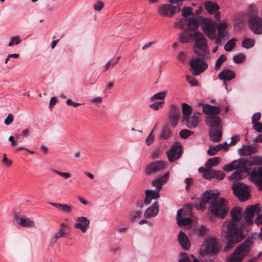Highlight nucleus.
I'll use <instances>...</instances> for the list:
<instances>
[{
  "instance_id": "13d9d810",
  "label": "nucleus",
  "mask_w": 262,
  "mask_h": 262,
  "mask_svg": "<svg viewBox=\"0 0 262 262\" xmlns=\"http://www.w3.org/2000/svg\"><path fill=\"white\" fill-rule=\"evenodd\" d=\"M104 6V3L101 1H97L94 6V8L96 11H100Z\"/></svg>"
},
{
  "instance_id": "cd10ccee",
  "label": "nucleus",
  "mask_w": 262,
  "mask_h": 262,
  "mask_svg": "<svg viewBox=\"0 0 262 262\" xmlns=\"http://www.w3.org/2000/svg\"><path fill=\"white\" fill-rule=\"evenodd\" d=\"M247 158H243L240 159L239 160H235L231 163V164L234 169L242 168V170L244 169L245 172H247V169H245V167L247 166Z\"/></svg>"
},
{
  "instance_id": "de8ad7c7",
  "label": "nucleus",
  "mask_w": 262,
  "mask_h": 262,
  "mask_svg": "<svg viewBox=\"0 0 262 262\" xmlns=\"http://www.w3.org/2000/svg\"><path fill=\"white\" fill-rule=\"evenodd\" d=\"M193 134V132L186 129H182L180 132V136L183 139H187Z\"/></svg>"
},
{
  "instance_id": "6ab92c4d",
  "label": "nucleus",
  "mask_w": 262,
  "mask_h": 262,
  "mask_svg": "<svg viewBox=\"0 0 262 262\" xmlns=\"http://www.w3.org/2000/svg\"><path fill=\"white\" fill-rule=\"evenodd\" d=\"M159 212V205L157 202H155L150 207L146 209L144 216L146 219H152L158 215Z\"/></svg>"
},
{
  "instance_id": "f03ea898",
  "label": "nucleus",
  "mask_w": 262,
  "mask_h": 262,
  "mask_svg": "<svg viewBox=\"0 0 262 262\" xmlns=\"http://www.w3.org/2000/svg\"><path fill=\"white\" fill-rule=\"evenodd\" d=\"M193 37L194 41V53L203 59H208L209 52L207 50V40L206 37L199 32H195L193 35Z\"/></svg>"
},
{
  "instance_id": "4d7b16f0",
  "label": "nucleus",
  "mask_w": 262,
  "mask_h": 262,
  "mask_svg": "<svg viewBox=\"0 0 262 262\" xmlns=\"http://www.w3.org/2000/svg\"><path fill=\"white\" fill-rule=\"evenodd\" d=\"M218 152L217 149L215 146H210L208 150H207V154L209 156L215 155Z\"/></svg>"
},
{
  "instance_id": "bb28decb",
  "label": "nucleus",
  "mask_w": 262,
  "mask_h": 262,
  "mask_svg": "<svg viewBox=\"0 0 262 262\" xmlns=\"http://www.w3.org/2000/svg\"><path fill=\"white\" fill-rule=\"evenodd\" d=\"M183 212V209H180L177 211V223L179 226H185L190 225L192 222V220L188 217H182V213Z\"/></svg>"
},
{
  "instance_id": "5701e85b",
  "label": "nucleus",
  "mask_w": 262,
  "mask_h": 262,
  "mask_svg": "<svg viewBox=\"0 0 262 262\" xmlns=\"http://www.w3.org/2000/svg\"><path fill=\"white\" fill-rule=\"evenodd\" d=\"M169 177V173L167 172L161 178L153 181L152 185L156 188L155 190L159 191L161 189L162 185L168 181Z\"/></svg>"
},
{
  "instance_id": "b1692460",
  "label": "nucleus",
  "mask_w": 262,
  "mask_h": 262,
  "mask_svg": "<svg viewBox=\"0 0 262 262\" xmlns=\"http://www.w3.org/2000/svg\"><path fill=\"white\" fill-rule=\"evenodd\" d=\"M178 241L180 245L184 250H188L190 246V243L188 237L186 234L181 231L178 235Z\"/></svg>"
},
{
  "instance_id": "0eeeda50",
  "label": "nucleus",
  "mask_w": 262,
  "mask_h": 262,
  "mask_svg": "<svg viewBox=\"0 0 262 262\" xmlns=\"http://www.w3.org/2000/svg\"><path fill=\"white\" fill-rule=\"evenodd\" d=\"M232 189L234 195L238 198L241 201H245L249 197L247 186L240 182H235L233 183Z\"/></svg>"
},
{
  "instance_id": "aec40b11",
  "label": "nucleus",
  "mask_w": 262,
  "mask_h": 262,
  "mask_svg": "<svg viewBox=\"0 0 262 262\" xmlns=\"http://www.w3.org/2000/svg\"><path fill=\"white\" fill-rule=\"evenodd\" d=\"M235 73L233 71L229 69H225L219 73V77L221 80L224 81V84L226 85L227 89V81H230L235 77Z\"/></svg>"
},
{
  "instance_id": "6e6552de",
  "label": "nucleus",
  "mask_w": 262,
  "mask_h": 262,
  "mask_svg": "<svg viewBox=\"0 0 262 262\" xmlns=\"http://www.w3.org/2000/svg\"><path fill=\"white\" fill-rule=\"evenodd\" d=\"M206 59L199 57L192 59L190 61V70L192 71V74L193 75L198 76L200 75L208 68L207 63L204 61V60Z\"/></svg>"
},
{
  "instance_id": "dca6fc26",
  "label": "nucleus",
  "mask_w": 262,
  "mask_h": 262,
  "mask_svg": "<svg viewBox=\"0 0 262 262\" xmlns=\"http://www.w3.org/2000/svg\"><path fill=\"white\" fill-rule=\"evenodd\" d=\"M75 221L76 223L74 224V227L80 229L82 232L85 233L89 227L90 221L84 216L77 217Z\"/></svg>"
},
{
  "instance_id": "473e14b6",
  "label": "nucleus",
  "mask_w": 262,
  "mask_h": 262,
  "mask_svg": "<svg viewBox=\"0 0 262 262\" xmlns=\"http://www.w3.org/2000/svg\"><path fill=\"white\" fill-rule=\"evenodd\" d=\"M248 159L247 166H251L253 165H262V158L258 156L250 157Z\"/></svg>"
},
{
  "instance_id": "393cba45",
  "label": "nucleus",
  "mask_w": 262,
  "mask_h": 262,
  "mask_svg": "<svg viewBox=\"0 0 262 262\" xmlns=\"http://www.w3.org/2000/svg\"><path fill=\"white\" fill-rule=\"evenodd\" d=\"M209 136L211 141L214 142H219L222 139V128L219 129H210Z\"/></svg>"
},
{
  "instance_id": "bf43d9fd",
  "label": "nucleus",
  "mask_w": 262,
  "mask_h": 262,
  "mask_svg": "<svg viewBox=\"0 0 262 262\" xmlns=\"http://www.w3.org/2000/svg\"><path fill=\"white\" fill-rule=\"evenodd\" d=\"M179 262H191V260L185 253H182L181 254V259H179Z\"/></svg>"
},
{
  "instance_id": "4468645a",
  "label": "nucleus",
  "mask_w": 262,
  "mask_h": 262,
  "mask_svg": "<svg viewBox=\"0 0 262 262\" xmlns=\"http://www.w3.org/2000/svg\"><path fill=\"white\" fill-rule=\"evenodd\" d=\"M180 8L170 4H164L159 7L158 12L162 16H171L179 11Z\"/></svg>"
},
{
  "instance_id": "5fc2aeb1",
  "label": "nucleus",
  "mask_w": 262,
  "mask_h": 262,
  "mask_svg": "<svg viewBox=\"0 0 262 262\" xmlns=\"http://www.w3.org/2000/svg\"><path fill=\"white\" fill-rule=\"evenodd\" d=\"M186 80L192 86H195L198 84V81L192 76H187Z\"/></svg>"
},
{
  "instance_id": "680f3d73",
  "label": "nucleus",
  "mask_w": 262,
  "mask_h": 262,
  "mask_svg": "<svg viewBox=\"0 0 262 262\" xmlns=\"http://www.w3.org/2000/svg\"><path fill=\"white\" fill-rule=\"evenodd\" d=\"M193 179L190 178H186L185 180V183L186 184V189L188 191L190 189V186H191L193 184Z\"/></svg>"
},
{
  "instance_id": "f257e3e1",
  "label": "nucleus",
  "mask_w": 262,
  "mask_h": 262,
  "mask_svg": "<svg viewBox=\"0 0 262 262\" xmlns=\"http://www.w3.org/2000/svg\"><path fill=\"white\" fill-rule=\"evenodd\" d=\"M243 210L239 207H235L230 212L231 219L227 220L223 225L222 238L226 245L225 249L227 251L232 248L233 245L241 242L245 235L243 233L245 226L242 220Z\"/></svg>"
},
{
  "instance_id": "774afa93",
  "label": "nucleus",
  "mask_w": 262,
  "mask_h": 262,
  "mask_svg": "<svg viewBox=\"0 0 262 262\" xmlns=\"http://www.w3.org/2000/svg\"><path fill=\"white\" fill-rule=\"evenodd\" d=\"M254 206L256 207V210L255 211V212L257 215L262 217V206H260L258 204L254 205Z\"/></svg>"
},
{
  "instance_id": "7ed1b4c3",
  "label": "nucleus",
  "mask_w": 262,
  "mask_h": 262,
  "mask_svg": "<svg viewBox=\"0 0 262 262\" xmlns=\"http://www.w3.org/2000/svg\"><path fill=\"white\" fill-rule=\"evenodd\" d=\"M253 245L251 239H247L241 244L230 255L227 262H242Z\"/></svg>"
},
{
  "instance_id": "e2e57ef3",
  "label": "nucleus",
  "mask_w": 262,
  "mask_h": 262,
  "mask_svg": "<svg viewBox=\"0 0 262 262\" xmlns=\"http://www.w3.org/2000/svg\"><path fill=\"white\" fill-rule=\"evenodd\" d=\"M2 162L4 164L6 165L7 166H10L12 164V161L9 160L5 154L3 155V158L2 160Z\"/></svg>"
},
{
  "instance_id": "37998d69",
  "label": "nucleus",
  "mask_w": 262,
  "mask_h": 262,
  "mask_svg": "<svg viewBox=\"0 0 262 262\" xmlns=\"http://www.w3.org/2000/svg\"><path fill=\"white\" fill-rule=\"evenodd\" d=\"M221 158L220 157H214L210 158L208 159L207 165L210 166H215L218 165L221 161Z\"/></svg>"
},
{
  "instance_id": "f8f14e48",
  "label": "nucleus",
  "mask_w": 262,
  "mask_h": 262,
  "mask_svg": "<svg viewBox=\"0 0 262 262\" xmlns=\"http://www.w3.org/2000/svg\"><path fill=\"white\" fill-rule=\"evenodd\" d=\"M198 19L194 16L189 19H182L180 21V28L185 30H195L199 27Z\"/></svg>"
},
{
  "instance_id": "4be33fe9",
  "label": "nucleus",
  "mask_w": 262,
  "mask_h": 262,
  "mask_svg": "<svg viewBox=\"0 0 262 262\" xmlns=\"http://www.w3.org/2000/svg\"><path fill=\"white\" fill-rule=\"evenodd\" d=\"M203 105V112L208 116L216 115L219 114L221 112V108L219 106H212L208 104H202Z\"/></svg>"
},
{
  "instance_id": "20e7f679",
  "label": "nucleus",
  "mask_w": 262,
  "mask_h": 262,
  "mask_svg": "<svg viewBox=\"0 0 262 262\" xmlns=\"http://www.w3.org/2000/svg\"><path fill=\"white\" fill-rule=\"evenodd\" d=\"M227 204V201L224 198H221L217 202L211 204L208 209L213 215L219 219H224L226 216L229 211Z\"/></svg>"
},
{
  "instance_id": "a18cd8bd",
  "label": "nucleus",
  "mask_w": 262,
  "mask_h": 262,
  "mask_svg": "<svg viewBox=\"0 0 262 262\" xmlns=\"http://www.w3.org/2000/svg\"><path fill=\"white\" fill-rule=\"evenodd\" d=\"M195 232L199 236H204L207 233V229L204 226H201L196 229Z\"/></svg>"
},
{
  "instance_id": "3c124183",
  "label": "nucleus",
  "mask_w": 262,
  "mask_h": 262,
  "mask_svg": "<svg viewBox=\"0 0 262 262\" xmlns=\"http://www.w3.org/2000/svg\"><path fill=\"white\" fill-rule=\"evenodd\" d=\"M245 59V55L243 54L235 55L233 57V60L235 63L242 62Z\"/></svg>"
},
{
  "instance_id": "338daca9",
  "label": "nucleus",
  "mask_w": 262,
  "mask_h": 262,
  "mask_svg": "<svg viewBox=\"0 0 262 262\" xmlns=\"http://www.w3.org/2000/svg\"><path fill=\"white\" fill-rule=\"evenodd\" d=\"M66 234L67 233L66 232H65V231H63L62 230L59 229L54 236H55V238L58 239L60 237H64L66 235Z\"/></svg>"
},
{
  "instance_id": "c9c22d12",
  "label": "nucleus",
  "mask_w": 262,
  "mask_h": 262,
  "mask_svg": "<svg viewBox=\"0 0 262 262\" xmlns=\"http://www.w3.org/2000/svg\"><path fill=\"white\" fill-rule=\"evenodd\" d=\"M182 110L184 117H187L188 116H190V115L192 113L191 107L188 104L185 103H183L182 104Z\"/></svg>"
},
{
  "instance_id": "ddd939ff",
  "label": "nucleus",
  "mask_w": 262,
  "mask_h": 262,
  "mask_svg": "<svg viewBox=\"0 0 262 262\" xmlns=\"http://www.w3.org/2000/svg\"><path fill=\"white\" fill-rule=\"evenodd\" d=\"M180 110L176 105L172 104L170 105L169 113V121L170 125L175 127L178 124L180 119Z\"/></svg>"
},
{
  "instance_id": "2eb2a0df",
  "label": "nucleus",
  "mask_w": 262,
  "mask_h": 262,
  "mask_svg": "<svg viewBox=\"0 0 262 262\" xmlns=\"http://www.w3.org/2000/svg\"><path fill=\"white\" fill-rule=\"evenodd\" d=\"M205 121L206 123L210 126V129L222 128L221 118L216 115L207 116Z\"/></svg>"
},
{
  "instance_id": "8fccbe9b",
  "label": "nucleus",
  "mask_w": 262,
  "mask_h": 262,
  "mask_svg": "<svg viewBox=\"0 0 262 262\" xmlns=\"http://www.w3.org/2000/svg\"><path fill=\"white\" fill-rule=\"evenodd\" d=\"M52 171L60 176V177H62V178H63L64 179H68L70 177H71V174L70 173H68V172H60L56 169H53L52 170Z\"/></svg>"
},
{
  "instance_id": "c85d7f7f",
  "label": "nucleus",
  "mask_w": 262,
  "mask_h": 262,
  "mask_svg": "<svg viewBox=\"0 0 262 262\" xmlns=\"http://www.w3.org/2000/svg\"><path fill=\"white\" fill-rule=\"evenodd\" d=\"M256 151V147L252 145L243 146V147L240 150L241 155L246 156L252 154H254Z\"/></svg>"
},
{
  "instance_id": "a878e982",
  "label": "nucleus",
  "mask_w": 262,
  "mask_h": 262,
  "mask_svg": "<svg viewBox=\"0 0 262 262\" xmlns=\"http://www.w3.org/2000/svg\"><path fill=\"white\" fill-rule=\"evenodd\" d=\"M14 220L16 223L23 227H35V223L33 221L31 220L30 219L27 217H22L19 218L15 216Z\"/></svg>"
},
{
  "instance_id": "ea45409f",
  "label": "nucleus",
  "mask_w": 262,
  "mask_h": 262,
  "mask_svg": "<svg viewBox=\"0 0 262 262\" xmlns=\"http://www.w3.org/2000/svg\"><path fill=\"white\" fill-rule=\"evenodd\" d=\"M227 26L224 23H220L217 26V29L218 31V35H221L222 36H226L227 35V32L225 31Z\"/></svg>"
},
{
  "instance_id": "09e8293b",
  "label": "nucleus",
  "mask_w": 262,
  "mask_h": 262,
  "mask_svg": "<svg viewBox=\"0 0 262 262\" xmlns=\"http://www.w3.org/2000/svg\"><path fill=\"white\" fill-rule=\"evenodd\" d=\"M242 46L246 49L250 48L254 46V41L250 39H246L242 41Z\"/></svg>"
},
{
  "instance_id": "9d476101",
  "label": "nucleus",
  "mask_w": 262,
  "mask_h": 262,
  "mask_svg": "<svg viewBox=\"0 0 262 262\" xmlns=\"http://www.w3.org/2000/svg\"><path fill=\"white\" fill-rule=\"evenodd\" d=\"M248 25L252 32L256 34L262 33V19L255 15H251L248 19Z\"/></svg>"
},
{
  "instance_id": "f3484780",
  "label": "nucleus",
  "mask_w": 262,
  "mask_h": 262,
  "mask_svg": "<svg viewBox=\"0 0 262 262\" xmlns=\"http://www.w3.org/2000/svg\"><path fill=\"white\" fill-rule=\"evenodd\" d=\"M165 167L164 163L162 161H157L149 164L146 167V173L147 174H151L158 172L159 171L164 169Z\"/></svg>"
},
{
  "instance_id": "a19ab883",
  "label": "nucleus",
  "mask_w": 262,
  "mask_h": 262,
  "mask_svg": "<svg viewBox=\"0 0 262 262\" xmlns=\"http://www.w3.org/2000/svg\"><path fill=\"white\" fill-rule=\"evenodd\" d=\"M243 177L242 170H236L231 176V179L235 180L238 182V180L242 179Z\"/></svg>"
},
{
  "instance_id": "58836bf2",
  "label": "nucleus",
  "mask_w": 262,
  "mask_h": 262,
  "mask_svg": "<svg viewBox=\"0 0 262 262\" xmlns=\"http://www.w3.org/2000/svg\"><path fill=\"white\" fill-rule=\"evenodd\" d=\"M146 195L149 196L151 199H157L160 197L159 191L156 190H146L145 191Z\"/></svg>"
},
{
  "instance_id": "7c9ffc66",
  "label": "nucleus",
  "mask_w": 262,
  "mask_h": 262,
  "mask_svg": "<svg viewBox=\"0 0 262 262\" xmlns=\"http://www.w3.org/2000/svg\"><path fill=\"white\" fill-rule=\"evenodd\" d=\"M251 175L255 181L262 184V167L258 168L257 170H253L251 172Z\"/></svg>"
},
{
  "instance_id": "a211bd4d",
  "label": "nucleus",
  "mask_w": 262,
  "mask_h": 262,
  "mask_svg": "<svg viewBox=\"0 0 262 262\" xmlns=\"http://www.w3.org/2000/svg\"><path fill=\"white\" fill-rule=\"evenodd\" d=\"M256 207L254 205L247 207L245 210L244 219L247 224H252L253 223V217L256 214Z\"/></svg>"
},
{
  "instance_id": "052dcab7",
  "label": "nucleus",
  "mask_w": 262,
  "mask_h": 262,
  "mask_svg": "<svg viewBox=\"0 0 262 262\" xmlns=\"http://www.w3.org/2000/svg\"><path fill=\"white\" fill-rule=\"evenodd\" d=\"M14 119L13 115L12 114H8L7 117L4 121V123L6 125H10L12 123Z\"/></svg>"
},
{
  "instance_id": "4c0bfd02",
  "label": "nucleus",
  "mask_w": 262,
  "mask_h": 262,
  "mask_svg": "<svg viewBox=\"0 0 262 262\" xmlns=\"http://www.w3.org/2000/svg\"><path fill=\"white\" fill-rule=\"evenodd\" d=\"M236 41V39H235V38H233L228 41H227V42L225 45L224 49L226 51H231L235 46Z\"/></svg>"
},
{
  "instance_id": "423d86ee",
  "label": "nucleus",
  "mask_w": 262,
  "mask_h": 262,
  "mask_svg": "<svg viewBox=\"0 0 262 262\" xmlns=\"http://www.w3.org/2000/svg\"><path fill=\"white\" fill-rule=\"evenodd\" d=\"M219 195V193L212 190L206 191L203 193L202 199L199 204H195L194 206L198 210H204L206 209V204L213 203L217 202V199Z\"/></svg>"
},
{
  "instance_id": "0e129e2a",
  "label": "nucleus",
  "mask_w": 262,
  "mask_h": 262,
  "mask_svg": "<svg viewBox=\"0 0 262 262\" xmlns=\"http://www.w3.org/2000/svg\"><path fill=\"white\" fill-rule=\"evenodd\" d=\"M231 141L230 143H229V145H234L236 144L237 142H238L239 141V140H240L239 136V135L234 136L231 138Z\"/></svg>"
},
{
  "instance_id": "69168bd1",
  "label": "nucleus",
  "mask_w": 262,
  "mask_h": 262,
  "mask_svg": "<svg viewBox=\"0 0 262 262\" xmlns=\"http://www.w3.org/2000/svg\"><path fill=\"white\" fill-rule=\"evenodd\" d=\"M261 114L260 113H256L253 114L252 118V123L257 122L260 120Z\"/></svg>"
},
{
  "instance_id": "79ce46f5",
  "label": "nucleus",
  "mask_w": 262,
  "mask_h": 262,
  "mask_svg": "<svg viewBox=\"0 0 262 262\" xmlns=\"http://www.w3.org/2000/svg\"><path fill=\"white\" fill-rule=\"evenodd\" d=\"M227 59V57L226 56H225V55L224 54H222L219 57V58L216 60V62H215V69H217V70H219L222 63L225 61H226Z\"/></svg>"
},
{
  "instance_id": "c03bdc74",
  "label": "nucleus",
  "mask_w": 262,
  "mask_h": 262,
  "mask_svg": "<svg viewBox=\"0 0 262 262\" xmlns=\"http://www.w3.org/2000/svg\"><path fill=\"white\" fill-rule=\"evenodd\" d=\"M166 94V92L165 91L159 92L151 97L150 101H154L155 100L158 99L163 100L165 97Z\"/></svg>"
},
{
  "instance_id": "1a4fd4ad",
  "label": "nucleus",
  "mask_w": 262,
  "mask_h": 262,
  "mask_svg": "<svg viewBox=\"0 0 262 262\" xmlns=\"http://www.w3.org/2000/svg\"><path fill=\"white\" fill-rule=\"evenodd\" d=\"M202 27L209 38L213 39L216 37V28L214 21L208 18H204L202 22Z\"/></svg>"
},
{
  "instance_id": "39448f33",
  "label": "nucleus",
  "mask_w": 262,
  "mask_h": 262,
  "mask_svg": "<svg viewBox=\"0 0 262 262\" xmlns=\"http://www.w3.org/2000/svg\"><path fill=\"white\" fill-rule=\"evenodd\" d=\"M220 240L214 237H208L200 248V253L202 255L207 254L214 255L219 252Z\"/></svg>"
},
{
  "instance_id": "2f4dec72",
  "label": "nucleus",
  "mask_w": 262,
  "mask_h": 262,
  "mask_svg": "<svg viewBox=\"0 0 262 262\" xmlns=\"http://www.w3.org/2000/svg\"><path fill=\"white\" fill-rule=\"evenodd\" d=\"M204 7L210 13H215L219 8L218 5L211 2L207 1L204 3Z\"/></svg>"
},
{
  "instance_id": "6e6d98bb",
  "label": "nucleus",
  "mask_w": 262,
  "mask_h": 262,
  "mask_svg": "<svg viewBox=\"0 0 262 262\" xmlns=\"http://www.w3.org/2000/svg\"><path fill=\"white\" fill-rule=\"evenodd\" d=\"M192 8L191 7L184 8L182 10V15L184 17H187L192 13Z\"/></svg>"
},
{
  "instance_id": "c756f323",
  "label": "nucleus",
  "mask_w": 262,
  "mask_h": 262,
  "mask_svg": "<svg viewBox=\"0 0 262 262\" xmlns=\"http://www.w3.org/2000/svg\"><path fill=\"white\" fill-rule=\"evenodd\" d=\"M53 206L59 209L65 213H70L72 211V207L67 204H58L55 203H49Z\"/></svg>"
},
{
  "instance_id": "49530a36",
  "label": "nucleus",
  "mask_w": 262,
  "mask_h": 262,
  "mask_svg": "<svg viewBox=\"0 0 262 262\" xmlns=\"http://www.w3.org/2000/svg\"><path fill=\"white\" fill-rule=\"evenodd\" d=\"M21 39L19 36H15L11 38L10 41L9 43V47H12L14 45H17L20 43Z\"/></svg>"
},
{
  "instance_id": "f704fd0d",
  "label": "nucleus",
  "mask_w": 262,
  "mask_h": 262,
  "mask_svg": "<svg viewBox=\"0 0 262 262\" xmlns=\"http://www.w3.org/2000/svg\"><path fill=\"white\" fill-rule=\"evenodd\" d=\"M171 136V132L170 129L167 126L163 128L162 131L160 135L161 139L166 140Z\"/></svg>"
},
{
  "instance_id": "72a5a7b5",
  "label": "nucleus",
  "mask_w": 262,
  "mask_h": 262,
  "mask_svg": "<svg viewBox=\"0 0 262 262\" xmlns=\"http://www.w3.org/2000/svg\"><path fill=\"white\" fill-rule=\"evenodd\" d=\"M216 171L211 168H207L204 171L203 176L204 179L207 180H210L212 178H215Z\"/></svg>"
},
{
  "instance_id": "412c9836",
  "label": "nucleus",
  "mask_w": 262,
  "mask_h": 262,
  "mask_svg": "<svg viewBox=\"0 0 262 262\" xmlns=\"http://www.w3.org/2000/svg\"><path fill=\"white\" fill-rule=\"evenodd\" d=\"M183 121H185L186 126L189 128H195L199 124V117L195 115V113L192 116L184 117Z\"/></svg>"
},
{
  "instance_id": "864d4df0",
  "label": "nucleus",
  "mask_w": 262,
  "mask_h": 262,
  "mask_svg": "<svg viewBox=\"0 0 262 262\" xmlns=\"http://www.w3.org/2000/svg\"><path fill=\"white\" fill-rule=\"evenodd\" d=\"M154 141V135L153 134V130L151 131L149 135L147 136L146 139V143L147 145H150Z\"/></svg>"
},
{
  "instance_id": "e433bc0d",
  "label": "nucleus",
  "mask_w": 262,
  "mask_h": 262,
  "mask_svg": "<svg viewBox=\"0 0 262 262\" xmlns=\"http://www.w3.org/2000/svg\"><path fill=\"white\" fill-rule=\"evenodd\" d=\"M192 36L191 33L183 32L180 35V41L183 43L187 42Z\"/></svg>"
},
{
  "instance_id": "9b49d317",
  "label": "nucleus",
  "mask_w": 262,
  "mask_h": 262,
  "mask_svg": "<svg viewBox=\"0 0 262 262\" xmlns=\"http://www.w3.org/2000/svg\"><path fill=\"white\" fill-rule=\"evenodd\" d=\"M182 145L180 142H176L170 149L166 152L168 159L171 162L179 159L182 155Z\"/></svg>"
},
{
  "instance_id": "603ef678",
  "label": "nucleus",
  "mask_w": 262,
  "mask_h": 262,
  "mask_svg": "<svg viewBox=\"0 0 262 262\" xmlns=\"http://www.w3.org/2000/svg\"><path fill=\"white\" fill-rule=\"evenodd\" d=\"M252 124L253 129H254L257 132H262V123L260 122H256L255 123H252Z\"/></svg>"
}]
</instances>
